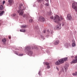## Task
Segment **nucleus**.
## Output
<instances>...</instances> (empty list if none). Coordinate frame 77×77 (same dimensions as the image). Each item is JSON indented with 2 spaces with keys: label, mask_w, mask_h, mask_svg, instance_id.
Returning <instances> with one entry per match:
<instances>
[{
  "label": "nucleus",
  "mask_w": 77,
  "mask_h": 77,
  "mask_svg": "<svg viewBox=\"0 0 77 77\" xmlns=\"http://www.w3.org/2000/svg\"><path fill=\"white\" fill-rule=\"evenodd\" d=\"M54 21L55 23H57L58 24V25L55 26L56 29H61V24L62 23L59 19V17L58 15H56L54 17Z\"/></svg>",
  "instance_id": "obj_1"
},
{
  "label": "nucleus",
  "mask_w": 77,
  "mask_h": 77,
  "mask_svg": "<svg viewBox=\"0 0 77 77\" xmlns=\"http://www.w3.org/2000/svg\"><path fill=\"white\" fill-rule=\"evenodd\" d=\"M23 8V5H20L19 7V10H18L17 11V12L19 14V15H23V12H24V11H23V10H25L26 8H24L23 9H22V8Z\"/></svg>",
  "instance_id": "obj_2"
},
{
  "label": "nucleus",
  "mask_w": 77,
  "mask_h": 77,
  "mask_svg": "<svg viewBox=\"0 0 77 77\" xmlns=\"http://www.w3.org/2000/svg\"><path fill=\"white\" fill-rule=\"evenodd\" d=\"M72 7L75 11L77 12V3L74 2L72 3Z\"/></svg>",
  "instance_id": "obj_3"
},
{
  "label": "nucleus",
  "mask_w": 77,
  "mask_h": 77,
  "mask_svg": "<svg viewBox=\"0 0 77 77\" xmlns=\"http://www.w3.org/2000/svg\"><path fill=\"white\" fill-rule=\"evenodd\" d=\"M77 56L75 57V60H73L72 61V62H71V64L72 63H77Z\"/></svg>",
  "instance_id": "obj_4"
},
{
  "label": "nucleus",
  "mask_w": 77,
  "mask_h": 77,
  "mask_svg": "<svg viewBox=\"0 0 77 77\" xmlns=\"http://www.w3.org/2000/svg\"><path fill=\"white\" fill-rule=\"evenodd\" d=\"M45 19L42 16H40L39 17L38 20L40 21H44Z\"/></svg>",
  "instance_id": "obj_5"
},
{
  "label": "nucleus",
  "mask_w": 77,
  "mask_h": 77,
  "mask_svg": "<svg viewBox=\"0 0 77 77\" xmlns=\"http://www.w3.org/2000/svg\"><path fill=\"white\" fill-rule=\"evenodd\" d=\"M71 16L70 14H68L67 17V19L68 20H71Z\"/></svg>",
  "instance_id": "obj_6"
},
{
  "label": "nucleus",
  "mask_w": 77,
  "mask_h": 77,
  "mask_svg": "<svg viewBox=\"0 0 77 77\" xmlns=\"http://www.w3.org/2000/svg\"><path fill=\"white\" fill-rule=\"evenodd\" d=\"M58 62H60V64H62L64 63V60H63V59L62 58L59 60H58Z\"/></svg>",
  "instance_id": "obj_7"
},
{
  "label": "nucleus",
  "mask_w": 77,
  "mask_h": 77,
  "mask_svg": "<svg viewBox=\"0 0 77 77\" xmlns=\"http://www.w3.org/2000/svg\"><path fill=\"white\" fill-rule=\"evenodd\" d=\"M30 47H29L27 46L26 47V49L25 50V51H29L30 50Z\"/></svg>",
  "instance_id": "obj_8"
},
{
  "label": "nucleus",
  "mask_w": 77,
  "mask_h": 77,
  "mask_svg": "<svg viewBox=\"0 0 77 77\" xmlns=\"http://www.w3.org/2000/svg\"><path fill=\"white\" fill-rule=\"evenodd\" d=\"M72 42H73L72 45V47H75V46L76 45L75 42V41L74 40H73L72 41Z\"/></svg>",
  "instance_id": "obj_9"
},
{
  "label": "nucleus",
  "mask_w": 77,
  "mask_h": 77,
  "mask_svg": "<svg viewBox=\"0 0 77 77\" xmlns=\"http://www.w3.org/2000/svg\"><path fill=\"white\" fill-rule=\"evenodd\" d=\"M65 46L67 47V48H68L69 47H70V46H71V45H70V43H66L65 44Z\"/></svg>",
  "instance_id": "obj_10"
},
{
  "label": "nucleus",
  "mask_w": 77,
  "mask_h": 77,
  "mask_svg": "<svg viewBox=\"0 0 77 77\" xmlns=\"http://www.w3.org/2000/svg\"><path fill=\"white\" fill-rule=\"evenodd\" d=\"M8 2L10 5L13 4L14 3L13 0H8Z\"/></svg>",
  "instance_id": "obj_11"
},
{
  "label": "nucleus",
  "mask_w": 77,
  "mask_h": 77,
  "mask_svg": "<svg viewBox=\"0 0 77 77\" xmlns=\"http://www.w3.org/2000/svg\"><path fill=\"white\" fill-rule=\"evenodd\" d=\"M21 28H23V29H26L27 27V25H22L20 26Z\"/></svg>",
  "instance_id": "obj_12"
},
{
  "label": "nucleus",
  "mask_w": 77,
  "mask_h": 77,
  "mask_svg": "<svg viewBox=\"0 0 77 77\" xmlns=\"http://www.w3.org/2000/svg\"><path fill=\"white\" fill-rule=\"evenodd\" d=\"M7 41L6 38H3L2 40V41L3 42H6Z\"/></svg>",
  "instance_id": "obj_13"
},
{
  "label": "nucleus",
  "mask_w": 77,
  "mask_h": 77,
  "mask_svg": "<svg viewBox=\"0 0 77 77\" xmlns=\"http://www.w3.org/2000/svg\"><path fill=\"white\" fill-rule=\"evenodd\" d=\"M59 40L57 41L54 42V45H57L58 44H59Z\"/></svg>",
  "instance_id": "obj_14"
},
{
  "label": "nucleus",
  "mask_w": 77,
  "mask_h": 77,
  "mask_svg": "<svg viewBox=\"0 0 77 77\" xmlns=\"http://www.w3.org/2000/svg\"><path fill=\"white\" fill-rule=\"evenodd\" d=\"M5 13V11H0V16H2Z\"/></svg>",
  "instance_id": "obj_15"
},
{
  "label": "nucleus",
  "mask_w": 77,
  "mask_h": 77,
  "mask_svg": "<svg viewBox=\"0 0 77 77\" xmlns=\"http://www.w3.org/2000/svg\"><path fill=\"white\" fill-rule=\"evenodd\" d=\"M55 64L56 65H60V62H59L58 61L55 62Z\"/></svg>",
  "instance_id": "obj_16"
},
{
  "label": "nucleus",
  "mask_w": 77,
  "mask_h": 77,
  "mask_svg": "<svg viewBox=\"0 0 77 77\" xmlns=\"http://www.w3.org/2000/svg\"><path fill=\"white\" fill-rule=\"evenodd\" d=\"M63 59V60H64L65 62L67 61V60H68V57H65Z\"/></svg>",
  "instance_id": "obj_17"
},
{
  "label": "nucleus",
  "mask_w": 77,
  "mask_h": 77,
  "mask_svg": "<svg viewBox=\"0 0 77 77\" xmlns=\"http://www.w3.org/2000/svg\"><path fill=\"white\" fill-rule=\"evenodd\" d=\"M15 54H16L17 55L19 56H23V54H20L18 55V53H15Z\"/></svg>",
  "instance_id": "obj_18"
},
{
  "label": "nucleus",
  "mask_w": 77,
  "mask_h": 77,
  "mask_svg": "<svg viewBox=\"0 0 77 77\" xmlns=\"http://www.w3.org/2000/svg\"><path fill=\"white\" fill-rule=\"evenodd\" d=\"M37 1L38 3H41L42 2H44V0H37Z\"/></svg>",
  "instance_id": "obj_19"
},
{
  "label": "nucleus",
  "mask_w": 77,
  "mask_h": 77,
  "mask_svg": "<svg viewBox=\"0 0 77 77\" xmlns=\"http://www.w3.org/2000/svg\"><path fill=\"white\" fill-rule=\"evenodd\" d=\"M3 5H1L0 6V10H3Z\"/></svg>",
  "instance_id": "obj_20"
},
{
  "label": "nucleus",
  "mask_w": 77,
  "mask_h": 77,
  "mask_svg": "<svg viewBox=\"0 0 77 77\" xmlns=\"http://www.w3.org/2000/svg\"><path fill=\"white\" fill-rule=\"evenodd\" d=\"M20 32H26V30H25V29H24L23 30L21 29H20Z\"/></svg>",
  "instance_id": "obj_21"
},
{
  "label": "nucleus",
  "mask_w": 77,
  "mask_h": 77,
  "mask_svg": "<svg viewBox=\"0 0 77 77\" xmlns=\"http://www.w3.org/2000/svg\"><path fill=\"white\" fill-rule=\"evenodd\" d=\"M72 75H77V72H75V73H72Z\"/></svg>",
  "instance_id": "obj_22"
},
{
  "label": "nucleus",
  "mask_w": 77,
  "mask_h": 77,
  "mask_svg": "<svg viewBox=\"0 0 77 77\" xmlns=\"http://www.w3.org/2000/svg\"><path fill=\"white\" fill-rule=\"evenodd\" d=\"M45 64L46 65H47V66H48V65H50V63L48 62H46L45 63Z\"/></svg>",
  "instance_id": "obj_23"
},
{
  "label": "nucleus",
  "mask_w": 77,
  "mask_h": 77,
  "mask_svg": "<svg viewBox=\"0 0 77 77\" xmlns=\"http://www.w3.org/2000/svg\"><path fill=\"white\" fill-rule=\"evenodd\" d=\"M29 22H30V23H32V22H33V19H31L29 20Z\"/></svg>",
  "instance_id": "obj_24"
},
{
  "label": "nucleus",
  "mask_w": 77,
  "mask_h": 77,
  "mask_svg": "<svg viewBox=\"0 0 77 77\" xmlns=\"http://www.w3.org/2000/svg\"><path fill=\"white\" fill-rule=\"evenodd\" d=\"M47 68L48 69H50V66H49V65L47 66Z\"/></svg>",
  "instance_id": "obj_25"
},
{
  "label": "nucleus",
  "mask_w": 77,
  "mask_h": 77,
  "mask_svg": "<svg viewBox=\"0 0 77 77\" xmlns=\"http://www.w3.org/2000/svg\"><path fill=\"white\" fill-rule=\"evenodd\" d=\"M16 15V14H14L11 15L12 17H15Z\"/></svg>",
  "instance_id": "obj_26"
},
{
  "label": "nucleus",
  "mask_w": 77,
  "mask_h": 77,
  "mask_svg": "<svg viewBox=\"0 0 77 77\" xmlns=\"http://www.w3.org/2000/svg\"><path fill=\"white\" fill-rule=\"evenodd\" d=\"M45 5L46 6H48L49 5V4H48V3H46L45 4Z\"/></svg>",
  "instance_id": "obj_27"
},
{
  "label": "nucleus",
  "mask_w": 77,
  "mask_h": 77,
  "mask_svg": "<svg viewBox=\"0 0 77 77\" xmlns=\"http://www.w3.org/2000/svg\"><path fill=\"white\" fill-rule=\"evenodd\" d=\"M32 53H33V52L32 51H30L29 53V54H32Z\"/></svg>",
  "instance_id": "obj_28"
},
{
  "label": "nucleus",
  "mask_w": 77,
  "mask_h": 77,
  "mask_svg": "<svg viewBox=\"0 0 77 77\" xmlns=\"http://www.w3.org/2000/svg\"><path fill=\"white\" fill-rule=\"evenodd\" d=\"M60 18H61V20H63V19H64L63 18V17H62V16Z\"/></svg>",
  "instance_id": "obj_29"
},
{
  "label": "nucleus",
  "mask_w": 77,
  "mask_h": 77,
  "mask_svg": "<svg viewBox=\"0 0 77 77\" xmlns=\"http://www.w3.org/2000/svg\"><path fill=\"white\" fill-rule=\"evenodd\" d=\"M53 16H51L50 17V18L51 19H52V20H53Z\"/></svg>",
  "instance_id": "obj_30"
},
{
  "label": "nucleus",
  "mask_w": 77,
  "mask_h": 77,
  "mask_svg": "<svg viewBox=\"0 0 77 77\" xmlns=\"http://www.w3.org/2000/svg\"><path fill=\"white\" fill-rule=\"evenodd\" d=\"M5 3V1H4L2 2L3 5H4Z\"/></svg>",
  "instance_id": "obj_31"
},
{
  "label": "nucleus",
  "mask_w": 77,
  "mask_h": 77,
  "mask_svg": "<svg viewBox=\"0 0 77 77\" xmlns=\"http://www.w3.org/2000/svg\"><path fill=\"white\" fill-rule=\"evenodd\" d=\"M46 32V30H44L43 31V33H45Z\"/></svg>",
  "instance_id": "obj_32"
},
{
  "label": "nucleus",
  "mask_w": 77,
  "mask_h": 77,
  "mask_svg": "<svg viewBox=\"0 0 77 77\" xmlns=\"http://www.w3.org/2000/svg\"><path fill=\"white\" fill-rule=\"evenodd\" d=\"M67 69H68V68H65V71H66V70H67Z\"/></svg>",
  "instance_id": "obj_33"
},
{
  "label": "nucleus",
  "mask_w": 77,
  "mask_h": 77,
  "mask_svg": "<svg viewBox=\"0 0 77 77\" xmlns=\"http://www.w3.org/2000/svg\"><path fill=\"white\" fill-rule=\"evenodd\" d=\"M8 38L9 39H11V36H9Z\"/></svg>",
  "instance_id": "obj_34"
},
{
  "label": "nucleus",
  "mask_w": 77,
  "mask_h": 77,
  "mask_svg": "<svg viewBox=\"0 0 77 77\" xmlns=\"http://www.w3.org/2000/svg\"><path fill=\"white\" fill-rule=\"evenodd\" d=\"M56 69H57L58 71H59V68H57V67H56Z\"/></svg>",
  "instance_id": "obj_35"
},
{
  "label": "nucleus",
  "mask_w": 77,
  "mask_h": 77,
  "mask_svg": "<svg viewBox=\"0 0 77 77\" xmlns=\"http://www.w3.org/2000/svg\"><path fill=\"white\" fill-rule=\"evenodd\" d=\"M45 1H46V2H48V0H45Z\"/></svg>",
  "instance_id": "obj_36"
},
{
  "label": "nucleus",
  "mask_w": 77,
  "mask_h": 77,
  "mask_svg": "<svg viewBox=\"0 0 77 77\" xmlns=\"http://www.w3.org/2000/svg\"><path fill=\"white\" fill-rule=\"evenodd\" d=\"M41 7H43V5H41Z\"/></svg>",
  "instance_id": "obj_37"
},
{
  "label": "nucleus",
  "mask_w": 77,
  "mask_h": 77,
  "mask_svg": "<svg viewBox=\"0 0 77 77\" xmlns=\"http://www.w3.org/2000/svg\"><path fill=\"white\" fill-rule=\"evenodd\" d=\"M26 17V14L25 15V16H23V17Z\"/></svg>",
  "instance_id": "obj_38"
},
{
  "label": "nucleus",
  "mask_w": 77,
  "mask_h": 77,
  "mask_svg": "<svg viewBox=\"0 0 77 77\" xmlns=\"http://www.w3.org/2000/svg\"><path fill=\"white\" fill-rule=\"evenodd\" d=\"M1 25V23H0V26Z\"/></svg>",
  "instance_id": "obj_39"
},
{
  "label": "nucleus",
  "mask_w": 77,
  "mask_h": 77,
  "mask_svg": "<svg viewBox=\"0 0 77 77\" xmlns=\"http://www.w3.org/2000/svg\"><path fill=\"white\" fill-rule=\"evenodd\" d=\"M51 12H50V14H51Z\"/></svg>",
  "instance_id": "obj_40"
},
{
  "label": "nucleus",
  "mask_w": 77,
  "mask_h": 77,
  "mask_svg": "<svg viewBox=\"0 0 77 77\" xmlns=\"http://www.w3.org/2000/svg\"><path fill=\"white\" fill-rule=\"evenodd\" d=\"M50 15H51V14H50Z\"/></svg>",
  "instance_id": "obj_41"
}]
</instances>
